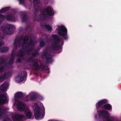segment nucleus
Instances as JSON below:
<instances>
[{"mask_svg":"<svg viewBox=\"0 0 121 121\" xmlns=\"http://www.w3.org/2000/svg\"><path fill=\"white\" fill-rule=\"evenodd\" d=\"M52 36L54 41L50 47V48L52 51H57L61 47V46L58 45V43L61 41V44L62 45H63L64 44L63 39L62 38L60 39L56 35H53Z\"/></svg>","mask_w":121,"mask_h":121,"instance_id":"2","label":"nucleus"},{"mask_svg":"<svg viewBox=\"0 0 121 121\" xmlns=\"http://www.w3.org/2000/svg\"><path fill=\"white\" fill-rule=\"evenodd\" d=\"M38 98V96L35 94H34L30 97L29 98L30 100L35 101Z\"/></svg>","mask_w":121,"mask_h":121,"instance_id":"23","label":"nucleus"},{"mask_svg":"<svg viewBox=\"0 0 121 121\" xmlns=\"http://www.w3.org/2000/svg\"><path fill=\"white\" fill-rule=\"evenodd\" d=\"M14 59L13 58H10L9 61L8 62V63L10 65L13 64V63Z\"/></svg>","mask_w":121,"mask_h":121,"instance_id":"34","label":"nucleus"},{"mask_svg":"<svg viewBox=\"0 0 121 121\" xmlns=\"http://www.w3.org/2000/svg\"><path fill=\"white\" fill-rule=\"evenodd\" d=\"M35 44L34 40L32 39H30L27 45L25 47L26 48H29V49L27 50V52L28 53L32 51Z\"/></svg>","mask_w":121,"mask_h":121,"instance_id":"10","label":"nucleus"},{"mask_svg":"<svg viewBox=\"0 0 121 121\" xmlns=\"http://www.w3.org/2000/svg\"><path fill=\"white\" fill-rule=\"evenodd\" d=\"M0 18L3 20H4L6 19L5 15H4L0 14Z\"/></svg>","mask_w":121,"mask_h":121,"instance_id":"36","label":"nucleus"},{"mask_svg":"<svg viewBox=\"0 0 121 121\" xmlns=\"http://www.w3.org/2000/svg\"><path fill=\"white\" fill-rule=\"evenodd\" d=\"M7 64L4 57L2 56L0 57V72H3L4 70V67H7Z\"/></svg>","mask_w":121,"mask_h":121,"instance_id":"8","label":"nucleus"},{"mask_svg":"<svg viewBox=\"0 0 121 121\" xmlns=\"http://www.w3.org/2000/svg\"><path fill=\"white\" fill-rule=\"evenodd\" d=\"M14 26L13 25L9 24L8 26H2L0 28V30L2 32L4 36L8 35L13 32V29Z\"/></svg>","mask_w":121,"mask_h":121,"instance_id":"5","label":"nucleus"},{"mask_svg":"<svg viewBox=\"0 0 121 121\" xmlns=\"http://www.w3.org/2000/svg\"><path fill=\"white\" fill-rule=\"evenodd\" d=\"M23 37V36H22L19 40L18 39V38H16L14 42V45L16 46L17 45H18L19 46H20L21 45V41L22 40Z\"/></svg>","mask_w":121,"mask_h":121,"instance_id":"19","label":"nucleus"},{"mask_svg":"<svg viewBox=\"0 0 121 121\" xmlns=\"http://www.w3.org/2000/svg\"><path fill=\"white\" fill-rule=\"evenodd\" d=\"M42 56L45 57L47 63H50L52 62V54H48L46 49L43 51Z\"/></svg>","mask_w":121,"mask_h":121,"instance_id":"9","label":"nucleus"},{"mask_svg":"<svg viewBox=\"0 0 121 121\" xmlns=\"http://www.w3.org/2000/svg\"><path fill=\"white\" fill-rule=\"evenodd\" d=\"M54 14L53 9L50 6H47L41 10L39 16V19L37 18L36 19V20H46L48 16H53Z\"/></svg>","mask_w":121,"mask_h":121,"instance_id":"1","label":"nucleus"},{"mask_svg":"<svg viewBox=\"0 0 121 121\" xmlns=\"http://www.w3.org/2000/svg\"><path fill=\"white\" fill-rule=\"evenodd\" d=\"M47 0V2L48 3V0Z\"/></svg>","mask_w":121,"mask_h":121,"instance_id":"47","label":"nucleus"},{"mask_svg":"<svg viewBox=\"0 0 121 121\" xmlns=\"http://www.w3.org/2000/svg\"><path fill=\"white\" fill-rule=\"evenodd\" d=\"M29 37L28 36L25 35V36L22 40L23 42L22 45L23 47H25V46H24V45L25 44H26V45H27V44L28 43H27L29 41Z\"/></svg>","mask_w":121,"mask_h":121,"instance_id":"16","label":"nucleus"},{"mask_svg":"<svg viewBox=\"0 0 121 121\" xmlns=\"http://www.w3.org/2000/svg\"><path fill=\"white\" fill-rule=\"evenodd\" d=\"M43 36H45V39H47L48 38V36L47 35L45 34H43Z\"/></svg>","mask_w":121,"mask_h":121,"instance_id":"42","label":"nucleus"},{"mask_svg":"<svg viewBox=\"0 0 121 121\" xmlns=\"http://www.w3.org/2000/svg\"><path fill=\"white\" fill-rule=\"evenodd\" d=\"M10 8L9 7H6L2 8L0 10V13H4L8 11Z\"/></svg>","mask_w":121,"mask_h":121,"instance_id":"25","label":"nucleus"},{"mask_svg":"<svg viewBox=\"0 0 121 121\" xmlns=\"http://www.w3.org/2000/svg\"><path fill=\"white\" fill-rule=\"evenodd\" d=\"M22 73L21 74L18 75L16 77V79L19 82H21L24 79V77L23 75H22Z\"/></svg>","mask_w":121,"mask_h":121,"instance_id":"21","label":"nucleus"},{"mask_svg":"<svg viewBox=\"0 0 121 121\" xmlns=\"http://www.w3.org/2000/svg\"><path fill=\"white\" fill-rule=\"evenodd\" d=\"M16 62H17L20 63L21 62V59L20 58L17 59Z\"/></svg>","mask_w":121,"mask_h":121,"instance_id":"40","label":"nucleus"},{"mask_svg":"<svg viewBox=\"0 0 121 121\" xmlns=\"http://www.w3.org/2000/svg\"><path fill=\"white\" fill-rule=\"evenodd\" d=\"M6 19L7 21L15 22L17 18L15 14H9L5 15Z\"/></svg>","mask_w":121,"mask_h":121,"instance_id":"11","label":"nucleus"},{"mask_svg":"<svg viewBox=\"0 0 121 121\" xmlns=\"http://www.w3.org/2000/svg\"><path fill=\"white\" fill-rule=\"evenodd\" d=\"M19 1L20 4H24V0H18Z\"/></svg>","mask_w":121,"mask_h":121,"instance_id":"37","label":"nucleus"},{"mask_svg":"<svg viewBox=\"0 0 121 121\" xmlns=\"http://www.w3.org/2000/svg\"><path fill=\"white\" fill-rule=\"evenodd\" d=\"M2 23V21L0 19V24H1Z\"/></svg>","mask_w":121,"mask_h":121,"instance_id":"44","label":"nucleus"},{"mask_svg":"<svg viewBox=\"0 0 121 121\" xmlns=\"http://www.w3.org/2000/svg\"><path fill=\"white\" fill-rule=\"evenodd\" d=\"M4 121H7V120H4Z\"/></svg>","mask_w":121,"mask_h":121,"instance_id":"46","label":"nucleus"},{"mask_svg":"<svg viewBox=\"0 0 121 121\" xmlns=\"http://www.w3.org/2000/svg\"><path fill=\"white\" fill-rule=\"evenodd\" d=\"M26 117L28 118H30L32 117V113L30 112H27L26 114Z\"/></svg>","mask_w":121,"mask_h":121,"instance_id":"31","label":"nucleus"},{"mask_svg":"<svg viewBox=\"0 0 121 121\" xmlns=\"http://www.w3.org/2000/svg\"><path fill=\"white\" fill-rule=\"evenodd\" d=\"M14 116L15 119L18 120H20V119L23 118L24 116L23 115L15 113L14 115Z\"/></svg>","mask_w":121,"mask_h":121,"instance_id":"22","label":"nucleus"},{"mask_svg":"<svg viewBox=\"0 0 121 121\" xmlns=\"http://www.w3.org/2000/svg\"><path fill=\"white\" fill-rule=\"evenodd\" d=\"M56 30L57 31L58 35L62 36L65 40H67L68 39L67 29L64 26H61Z\"/></svg>","mask_w":121,"mask_h":121,"instance_id":"6","label":"nucleus"},{"mask_svg":"<svg viewBox=\"0 0 121 121\" xmlns=\"http://www.w3.org/2000/svg\"><path fill=\"white\" fill-rule=\"evenodd\" d=\"M4 76L6 79L7 78L9 77H10L12 75L11 72H9L7 73H4Z\"/></svg>","mask_w":121,"mask_h":121,"instance_id":"29","label":"nucleus"},{"mask_svg":"<svg viewBox=\"0 0 121 121\" xmlns=\"http://www.w3.org/2000/svg\"><path fill=\"white\" fill-rule=\"evenodd\" d=\"M33 58L31 56L28 58L26 60L27 61L31 62V66L34 68V70H41L42 71L46 70L47 69L46 68L48 67L44 65H43L42 64H41L39 65L37 60H33Z\"/></svg>","mask_w":121,"mask_h":121,"instance_id":"3","label":"nucleus"},{"mask_svg":"<svg viewBox=\"0 0 121 121\" xmlns=\"http://www.w3.org/2000/svg\"><path fill=\"white\" fill-rule=\"evenodd\" d=\"M45 45V42L43 41H41L40 42L39 46L41 47H43Z\"/></svg>","mask_w":121,"mask_h":121,"instance_id":"35","label":"nucleus"},{"mask_svg":"<svg viewBox=\"0 0 121 121\" xmlns=\"http://www.w3.org/2000/svg\"><path fill=\"white\" fill-rule=\"evenodd\" d=\"M7 101V98L4 93L0 95V104L6 103Z\"/></svg>","mask_w":121,"mask_h":121,"instance_id":"12","label":"nucleus"},{"mask_svg":"<svg viewBox=\"0 0 121 121\" xmlns=\"http://www.w3.org/2000/svg\"><path fill=\"white\" fill-rule=\"evenodd\" d=\"M20 17L22 22H25L27 20L28 17L27 13L26 12L22 13L20 15Z\"/></svg>","mask_w":121,"mask_h":121,"instance_id":"13","label":"nucleus"},{"mask_svg":"<svg viewBox=\"0 0 121 121\" xmlns=\"http://www.w3.org/2000/svg\"><path fill=\"white\" fill-rule=\"evenodd\" d=\"M17 107L18 109L20 111H23L25 109L24 104L21 102H19L17 103Z\"/></svg>","mask_w":121,"mask_h":121,"instance_id":"15","label":"nucleus"},{"mask_svg":"<svg viewBox=\"0 0 121 121\" xmlns=\"http://www.w3.org/2000/svg\"><path fill=\"white\" fill-rule=\"evenodd\" d=\"M4 44L3 42L2 41L0 42V47L2 45Z\"/></svg>","mask_w":121,"mask_h":121,"instance_id":"41","label":"nucleus"},{"mask_svg":"<svg viewBox=\"0 0 121 121\" xmlns=\"http://www.w3.org/2000/svg\"><path fill=\"white\" fill-rule=\"evenodd\" d=\"M47 48V49L48 48Z\"/></svg>","mask_w":121,"mask_h":121,"instance_id":"50","label":"nucleus"},{"mask_svg":"<svg viewBox=\"0 0 121 121\" xmlns=\"http://www.w3.org/2000/svg\"><path fill=\"white\" fill-rule=\"evenodd\" d=\"M101 115L105 118H108L109 117L108 112L105 110H103L100 112Z\"/></svg>","mask_w":121,"mask_h":121,"instance_id":"18","label":"nucleus"},{"mask_svg":"<svg viewBox=\"0 0 121 121\" xmlns=\"http://www.w3.org/2000/svg\"><path fill=\"white\" fill-rule=\"evenodd\" d=\"M35 108L36 110H38L39 111H40V108L38 106H36Z\"/></svg>","mask_w":121,"mask_h":121,"instance_id":"39","label":"nucleus"},{"mask_svg":"<svg viewBox=\"0 0 121 121\" xmlns=\"http://www.w3.org/2000/svg\"><path fill=\"white\" fill-rule=\"evenodd\" d=\"M8 84L6 82H4L1 86V89L2 91H4L7 88Z\"/></svg>","mask_w":121,"mask_h":121,"instance_id":"20","label":"nucleus"},{"mask_svg":"<svg viewBox=\"0 0 121 121\" xmlns=\"http://www.w3.org/2000/svg\"><path fill=\"white\" fill-rule=\"evenodd\" d=\"M23 76L24 77H26L27 75V73L26 71L23 72Z\"/></svg>","mask_w":121,"mask_h":121,"instance_id":"38","label":"nucleus"},{"mask_svg":"<svg viewBox=\"0 0 121 121\" xmlns=\"http://www.w3.org/2000/svg\"><path fill=\"white\" fill-rule=\"evenodd\" d=\"M29 28V27H28V26H27V27H26V30H27V28Z\"/></svg>","mask_w":121,"mask_h":121,"instance_id":"45","label":"nucleus"},{"mask_svg":"<svg viewBox=\"0 0 121 121\" xmlns=\"http://www.w3.org/2000/svg\"><path fill=\"white\" fill-rule=\"evenodd\" d=\"M25 49L24 48H23L20 49L19 51V54L18 55V56L20 57H23L24 55V51Z\"/></svg>","mask_w":121,"mask_h":121,"instance_id":"24","label":"nucleus"},{"mask_svg":"<svg viewBox=\"0 0 121 121\" xmlns=\"http://www.w3.org/2000/svg\"><path fill=\"white\" fill-rule=\"evenodd\" d=\"M34 105L35 106H36V107L38 106V104L36 103H35L34 104Z\"/></svg>","mask_w":121,"mask_h":121,"instance_id":"43","label":"nucleus"},{"mask_svg":"<svg viewBox=\"0 0 121 121\" xmlns=\"http://www.w3.org/2000/svg\"><path fill=\"white\" fill-rule=\"evenodd\" d=\"M108 102L107 100L104 99L99 101L96 104V107L97 109L101 107L105 110H110L112 109V106L109 104H106Z\"/></svg>","mask_w":121,"mask_h":121,"instance_id":"4","label":"nucleus"},{"mask_svg":"<svg viewBox=\"0 0 121 121\" xmlns=\"http://www.w3.org/2000/svg\"><path fill=\"white\" fill-rule=\"evenodd\" d=\"M52 121V120H49V121Z\"/></svg>","mask_w":121,"mask_h":121,"instance_id":"49","label":"nucleus"},{"mask_svg":"<svg viewBox=\"0 0 121 121\" xmlns=\"http://www.w3.org/2000/svg\"><path fill=\"white\" fill-rule=\"evenodd\" d=\"M23 96V93L21 92H17L15 95V97L16 99H20Z\"/></svg>","mask_w":121,"mask_h":121,"instance_id":"17","label":"nucleus"},{"mask_svg":"<svg viewBox=\"0 0 121 121\" xmlns=\"http://www.w3.org/2000/svg\"><path fill=\"white\" fill-rule=\"evenodd\" d=\"M6 109L0 107V118L2 117L3 114L5 113Z\"/></svg>","mask_w":121,"mask_h":121,"instance_id":"26","label":"nucleus"},{"mask_svg":"<svg viewBox=\"0 0 121 121\" xmlns=\"http://www.w3.org/2000/svg\"><path fill=\"white\" fill-rule=\"evenodd\" d=\"M39 54V53L37 51H35L32 53L31 56L34 58L38 55Z\"/></svg>","mask_w":121,"mask_h":121,"instance_id":"30","label":"nucleus"},{"mask_svg":"<svg viewBox=\"0 0 121 121\" xmlns=\"http://www.w3.org/2000/svg\"><path fill=\"white\" fill-rule=\"evenodd\" d=\"M34 4V8L35 10L34 11V13L35 14V17L36 18V16L38 10L41 9V3L39 2V0H33Z\"/></svg>","mask_w":121,"mask_h":121,"instance_id":"7","label":"nucleus"},{"mask_svg":"<svg viewBox=\"0 0 121 121\" xmlns=\"http://www.w3.org/2000/svg\"><path fill=\"white\" fill-rule=\"evenodd\" d=\"M15 55V52L13 51L12 52L10 56L11 58L14 59Z\"/></svg>","mask_w":121,"mask_h":121,"instance_id":"33","label":"nucleus"},{"mask_svg":"<svg viewBox=\"0 0 121 121\" xmlns=\"http://www.w3.org/2000/svg\"><path fill=\"white\" fill-rule=\"evenodd\" d=\"M34 115L36 119L39 118H42L44 116V115L43 114L41 115L40 111L38 110H36L35 111Z\"/></svg>","mask_w":121,"mask_h":121,"instance_id":"14","label":"nucleus"},{"mask_svg":"<svg viewBox=\"0 0 121 121\" xmlns=\"http://www.w3.org/2000/svg\"><path fill=\"white\" fill-rule=\"evenodd\" d=\"M29 101L28 99L27 100V101Z\"/></svg>","mask_w":121,"mask_h":121,"instance_id":"48","label":"nucleus"},{"mask_svg":"<svg viewBox=\"0 0 121 121\" xmlns=\"http://www.w3.org/2000/svg\"><path fill=\"white\" fill-rule=\"evenodd\" d=\"M6 79L4 74L0 75V83L3 82Z\"/></svg>","mask_w":121,"mask_h":121,"instance_id":"28","label":"nucleus"},{"mask_svg":"<svg viewBox=\"0 0 121 121\" xmlns=\"http://www.w3.org/2000/svg\"><path fill=\"white\" fill-rule=\"evenodd\" d=\"M9 50L8 48L7 47H4L0 48V52H7Z\"/></svg>","mask_w":121,"mask_h":121,"instance_id":"27","label":"nucleus"},{"mask_svg":"<svg viewBox=\"0 0 121 121\" xmlns=\"http://www.w3.org/2000/svg\"><path fill=\"white\" fill-rule=\"evenodd\" d=\"M44 26L49 31H50L52 30V27L49 25H45Z\"/></svg>","mask_w":121,"mask_h":121,"instance_id":"32","label":"nucleus"}]
</instances>
